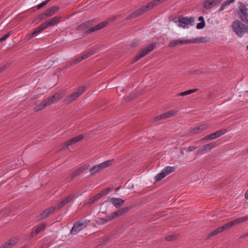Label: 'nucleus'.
I'll return each mask as SVG.
<instances>
[{"instance_id":"obj_1","label":"nucleus","mask_w":248,"mask_h":248,"mask_svg":"<svg viewBox=\"0 0 248 248\" xmlns=\"http://www.w3.org/2000/svg\"><path fill=\"white\" fill-rule=\"evenodd\" d=\"M165 0H154L148 3L146 5L143 6L139 9L136 10L131 13L126 17V19H130L135 18L146 12V11L151 9L155 6L157 5L160 3H161Z\"/></svg>"},{"instance_id":"obj_2","label":"nucleus","mask_w":248,"mask_h":248,"mask_svg":"<svg viewBox=\"0 0 248 248\" xmlns=\"http://www.w3.org/2000/svg\"><path fill=\"white\" fill-rule=\"evenodd\" d=\"M203 38H196L193 39H185L184 38H179L172 40L169 44V46L170 47H173L178 45H183L185 44H190V43H195L198 44L202 42Z\"/></svg>"},{"instance_id":"obj_3","label":"nucleus","mask_w":248,"mask_h":248,"mask_svg":"<svg viewBox=\"0 0 248 248\" xmlns=\"http://www.w3.org/2000/svg\"><path fill=\"white\" fill-rule=\"evenodd\" d=\"M62 98V96L60 94L57 93L54 95H52L51 96L48 97L47 99L41 102L39 105L36 106L34 110L35 111L37 112L42 110L45 107L48 106V105L53 104L56 100H59Z\"/></svg>"},{"instance_id":"obj_4","label":"nucleus","mask_w":248,"mask_h":248,"mask_svg":"<svg viewBox=\"0 0 248 248\" xmlns=\"http://www.w3.org/2000/svg\"><path fill=\"white\" fill-rule=\"evenodd\" d=\"M195 21L194 17H183L179 16L177 21H175V23H177V26L179 28L183 29H188L190 27L193 26Z\"/></svg>"},{"instance_id":"obj_5","label":"nucleus","mask_w":248,"mask_h":248,"mask_svg":"<svg viewBox=\"0 0 248 248\" xmlns=\"http://www.w3.org/2000/svg\"><path fill=\"white\" fill-rule=\"evenodd\" d=\"M232 28L235 33L239 37H242L245 33L248 32V27L239 20L233 22Z\"/></svg>"},{"instance_id":"obj_6","label":"nucleus","mask_w":248,"mask_h":248,"mask_svg":"<svg viewBox=\"0 0 248 248\" xmlns=\"http://www.w3.org/2000/svg\"><path fill=\"white\" fill-rule=\"evenodd\" d=\"M89 222V221H87L85 219H80L78 221L75 222L71 230L70 233L72 235L77 234L87 227Z\"/></svg>"},{"instance_id":"obj_7","label":"nucleus","mask_w":248,"mask_h":248,"mask_svg":"<svg viewBox=\"0 0 248 248\" xmlns=\"http://www.w3.org/2000/svg\"><path fill=\"white\" fill-rule=\"evenodd\" d=\"M238 16L241 20L245 23H248V5L242 2L240 3Z\"/></svg>"},{"instance_id":"obj_8","label":"nucleus","mask_w":248,"mask_h":248,"mask_svg":"<svg viewBox=\"0 0 248 248\" xmlns=\"http://www.w3.org/2000/svg\"><path fill=\"white\" fill-rule=\"evenodd\" d=\"M85 90V87L84 86H80L79 87L77 90L71 94L67 96L64 101L66 103H69L73 101L75 99H76L77 97H78L80 94H81L84 90Z\"/></svg>"},{"instance_id":"obj_9","label":"nucleus","mask_w":248,"mask_h":248,"mask_svg":"<svg viewBox=\"0 0 248 248\" xmlns=\"http://www.w3.org/2000/svg\"><path fill=\"white\" fill-rule=\"evenodd\" d=\"M85 90V87L84 86H80L79 87L77 90L71 94L67 96L64 101L66 103H69L73 101L75 99H76L77 97H78L80 94H81L84 90Z\"/></svg>"},{"instance_id":"obj_10","label":"nucleus","mask_w":248,"mask_h":248,"mask_svg":"<svg viewBox=\"0 0 248 248\" xmlns=\"http://www.w3.org/2000/svg\"><path fill=\"white\" fill-rule=\"evenodd\" d=\"M85 90V87L84 86H80L79 87L77 90L71 94L67 96L64 101L66 103H69L73 101L75 99H76L77 97H78L80 94H81L84 90Z\"/></svg>"},{"instance_id":"obj_11","label":"nucleus","mask_w":248,"mask_h":248,"mask_svg":"<svg viewBox=\"0 0 248 248\" xmlns=\"http://www.w3.org/2000/svg\"><path fill=\"white\" fill-rule=\"evenodd\" d=\"M226 132V130H220L215 132L212 133L206 136L204 138L201 139V140H214L217 138H218L222 135L225 134Z\"/></svg>"},{"instance_id":"obj_12","label":"nucleus","mask_w":248,"mask_h":248,"mask_svg":"<svg viewBox=\"0 0 248 248\" xmlns=\"http://www.w3.org/2000/svg\"><path fill=\"white\" fill-rule=\"evenodd\" d=\"M99 51L97 47H95L93 49L90 50L89 52L84 54L82 56L78 58H77L74 61V64H77V63L81 62V61L87 58L89 56L97 53Z\"/></svg>"},{"instance_id":"obj_13","label":"nucleus","mask_w":248,"mask_h":248,"mask_svg":"<svg viewBox=\"0 0 248 248\" xmlns=\"http://www.w3.org/2000/svg\"><path fill=\"white\" fill-rule=\"evenodd\" d=\"M110 188L107 189L106 190L102 191L100 193L96 194V195L88 199L87 203L92 204L95 202L99 200L103 195L107 194L109 192Z\"/></svg>"},{"instance_id":"obj_14","label":"nucleus","mask_w":248,"mask_h":248,"mask_svg":"<svg viewBox=\"0 0 248 248\" xmlns=\"http://www.w3.org/2000/svg\"><path fill=\"white\" fill-rule=\"evenodd\" d=\"M55 210H56V207L54 206H51V207L46 209L38 216L39 219L42 220V219L46 218L50 214L53 213L55 211Z\"/></svg>"},{"instance_id":"obj_15","label":"nucleus","mask_w":248,"mask_h":248,"mask_svg":"<svg viewBox=\"0 0 248 248\" xmlns=\"http://www.w3.org/2000/svg\"><path fill=\"white\" fill-rule=\"evenodd\" d=\"M89 168V165H84L83 166L80 167L78 169L75 170L70 176V177L69 178L68 181H71L72 179H73L76 176L79 175L81 173L83 172L85 170H87Z\"/></svg>"},{"instance_id":"obj_16","label":"nucleus","mask_w":248,"mask_h":248,"mask_svg":"<svg viewBox=\"0 0 248 248\" xmlns=\"http://www.w3.org/2000/svg\"><path fill=\"white\" fill-rule=\"evenodd\" d=\"M60 8L58 6H54L47 9L43 13V15L46 17L52 16L57 13Z\"/></svg>"},{"instance_id":"obj_17","label":"nucleus","mask_w":248,"mask_h":248,"mask_svg":"<svg viewBox=\"0 0 248 248\" xmlns=\"http://www.w3.org/2000/svg\"><path fill=\"white\" fill-rule=\"evenodd\" d=\"M223 0H207L203 3V7L205 9H210L220 3Z\"/></svg>"},{"instance_id":"obj_18","label":"nucleus","mask_w":248,"mask_h":248,"mask_svg":"<svg viewBox=\"0 0 248 248\" xmlns=\"http://www.w3.org/2000/svg\"><path fill=\"white\" fill-rule=\"evenodd\" d=\"M83 138V136L82 135H79L77 136H76L70 140L67 141V142L64 144L62 148H64L65 147L72 145L76 142L81 140Z\"/></svg>"},{"instance_id":"obj_19","label":"nucleus","mask_w":248,"mask_h":248,"mask_svg":"<svg viewBox=\"0 0 248 248\" xmlns=\"http://www.w3.org/2000/svg\"><path fill=\"white\" fill-rule=\"evenodd\" d=\"M61 17L59 16H55L44 22L47 28L53 26L56 24L58 23L61 20Z\"/></svg>"},{"instance_id":"obj_20","label":"nucleus","mask_w":248,"mask_h":248,"mask_svg":"<svg viewBox=\"0 0 248 248\" xmlns=\"http://www.w3.org/2000/svg\"><path fill=\"white\" fill-rule=\"evenodd\" d=\"M108 22L107 21H104L102 22L100 24H99L86 31V33L88 34L91 32H94L95 31H97L103 28V27L106 26Z\"/></svg>"},{"instance_id":"obj_21","label":"nucleus","mask_w":248,"mask_h":248,"mask_svg":"<svg viewBox=\"0 0 248 248\" xmlns=\"http://www.w3.org/2000/svg\"><path fill=\"white\" fill-rule=\"evenodd\" d=\"M109 202H111L115 207L119 208L124 204V201L121 198H113L110 199Z\"/></svg>"},{"instance_id":"obj_22","label":"nucleus","mask_w":248,"mask_h":248,"mask_svg":"<svg viewBox=\"0 0 248 248\" xmlns=\"http://www.w3.org/2000/svg\"><path fill=\"white\" fill-rule=\"evenodd\" d=\"M94 24L93 20H89L82 24L78 25L77 27V30L82 31L89 28Z\"/></svg>"},{"instance_id":"obj_23","label":"nucleus","mask_w":248,"mask_h":248,"mask_svg":"<svg viewBox=\"0 0 248 248\" xmlns=\"http://www.w3.org/2000/svg\"><path fill=\"white\" fill-rule=\"evenodd\" d=\"M156 45L155 43H153L147 46L146 48L142 49L140 52L142 53L143 55L145 56L152 51L156 46Z\"/></svg>"},{"instance_id":"obj_24","label":"nucleus","mask_w":248,"mask_h":248,"mask_svg":"<svg viewBox=\"0 0 248 248\" xmlns=\"http://www.w3.org/2000/svg\"><path fill=\"white\" fill-rule=\"evenodd\" d=\"M46 28H47V27H46V24H45V23L44 22L43 23L41 24L40 26L37 27L35 29V31H33L30 34L31 37H32L35 34L42 32L43 31H44V30H45Z\"/></svg>"},{"instance_id":"obj_25","label":"nucleus","mask_w":248,"mask_h":248,"mask_svg":"<svg viewBox=\"0 0 248 248\" xmlns=\"http://www.w3.org/2000/svg\"><path fill=\"white\" fill-rule=\"evenodd\" d=\"M17 240L16 239H11L8 242L0 247V248H11L17 243Z\"/></svg>"},{"instance_id":"obj_26","label":"nucleus","mask_w":248,"mask_h":248,"mask_svg":"<svg viewBox=\"0 0 248 248\" xmlns=\"http://www.w3.org/2000/svg\"><path fill=\"white\" fill-rule=\"evenodd\" d=\"M208 126V124H204L202 125H201L198 127H196L194 128H193L191 132L192 134H197L198 133H200L202 132V130H203L204 129L207 128Z\"/></svg>"},{"instance_id":"obj_27","label":"nucleus","mask_w":248,"mask_h":248,"mask_svg":"<svg viewBox=\"0 0 248 248\" xmlns=\"http://www.w3.org/2000/svg\"><path fill=\"white\" fill-rule=\"evenodd\" d=\"M46 226V224L42 223L39 225L36 229L32 232V236L37 235L39 232L45 230Z\"/></svg>"},{"instance_id":"obj_28","label":"nucleus","mask_w":248,"mask_h":248,"mask_svg":"<svg viewBox=\"0 0 248 248\" xmlns=\"http://www.w3.org/2000/svg\"><path fill=\"white\" fill-rule=\"evenodd\" d=\"M128 208H123L116 212H113L112 213V214L114 218L122 216L124 213L128 211Z\"/></svg>"},{"instance_id":"obj_29","label":"nucleus","mask_w":248,"mask_h":248,"mask_svg":"<svg viewBox=\"0 0 248 248\" xmlns=\"http://www.w3.org/2000/svg\"><path fill=\"white\" fill-rule=\"evenodd\" d=\"M79 195L78 193L72 194L68 196L63 200L64 202H65V203L67 204L77 199Z\"/></svg>"},{"instance_id":"obj_30","label":"nucleus","mask_w":248,"mask_h":248,"mask_svg":"<svg viewBox=\"0 0 248 248\" xmlns=\"http://www.w3.org/2000/svg\"><path fill=\"white\" fill-rule=\"evenodd\" d=\"M113 162V159L108 160L99 164L101 170L110 167Z\"/></svg>"},{"instance_id":"obj_31","label":"nucleus","mask_w":248,"mask_h":248,"mask_svg":"<svg viewBox=\"0 0 248 248\" xmlns=\"http://www.w3.org/2000/svg\"><path fill=\"white\" fill-rule=\"evenodd\" d=\"M234 2L233 0H227L223 2L219 8V11H222L226 9L231 3Z\"/></svg>"},{"instance_id":"obj_32","label":"nucleus","mask_w":248,"mask_h":248,"mask_svg":"<svg viewBox=\"0 0 248 248\" xmlns=\"http://www.w3.org/2000/svg\"><path fill=\"white\" fill-rule=\"evenodd\" d=\"M216 146L215 142H211L209 144H206L201 148H200V151H205L208 149L213 148Z\"/></svg>"},{"instance_id":"obj_33","label":"nucleus","mask_w":248,"mask_h":248,"mask_svg":"<svg viewBox=\"0 0 248 248\" xmlns=\"http://www.w3.org/2000/svg\"><path fill=\"white\" fill-rule=\"evenodd\" d=\"M198 20L200 21V23H198L196 26L197 29H202L205 26V21L203 16H201L198 18Z\"/></svg>"},{"instance_id":"obj_34","label":"nucleus","mask_w":248,"mask_h":248,"mask_svg":"<svg viewBox=\"0 0 248 248\" xmlns=\"http://www.w3.org/2000/svg\"><path fill=\"white\" fill-rule=\"evenodd\" d=\"M224 230V229L223 226L218 227L210 232L209 234V237H213L219 233L222 232Z\"/></svg>"},{"instance_id":"obj_35","label":"nucleus","mask_w":248,"mask_h":248,"mask_svg":"<svg viewBox=\"0 0 248 248\" xmlns=\"http://www.w3.org/2000/svg\"><path fill=\"white\" fill-rule=\"evenodd\" d=\"M247 220H248V217H243L237 218L233 220V221L234 222V225H237L243 223Z\"/></svg>"},{"instance_id":"obj_36","label":"nucleus","mask_w":248,"mask_h":248,"mask_svg":"<svg viewBox=\"0 0 248 248\" xmlns=\"http://www.w3.org/2000/svg\"><path fill=\"white\" fill-rule=\"evenodd\" d=\"M101 170H101V168L100 167V165L99 164L97 165H95L90 170V172L92 175H95L96 173H97L98 172L100 171Z\"/></svg>"},{"instance_id":"obj_37","label":"nucleus","mask_w":248,"mask_h":248,"mask_svg":"<svg viewBox=\"0 0 248 248\" xmlns=\"http://www.w3.org/2000/svg\"><path fill=\"white\" fill-rule=\"evenodd\" d=\"M174 170L175 167L171 166H167L162 170L166 175L170 174V173L174 171Z\"/></svg>"},{"instance_id":"obj_38","label":"nucleus","mask_w":248,"mask_h":248,"mask_svg":"<svg viewBox=\"0 0 248 248\" xmlns=\"http://www.w3.org/2000/svg\"><path fill=\"white\" fill-rule=\"evenodd\" d=\"M177 111L176 110H171L168 112L164 113L165 119L169 118L174 116L177 113Z\"/></svg>"},{"instance_id":"obj_39","label":"nucleus","mask_w":248,"mask_h":248,"mask_svg":"<svg viewBox=\"0 0 248 248\" xmlns=\"http://www.w3.org/2000/svg\"><path fill=\"white\" fill-rule=\"evenodd\" d=\"M167 175L165 173V172L162 170L160 173L157 174L156 176L155 177V181H158L161 180L164 177H165Z\"/></svg>"},{"instance_id":"obj_40","label":"nucleus","mask_w":248,"mask_h":248,"mask_svg":"<svg viewBox=\"0 0 248 248\" xmlns=\"http://www.w3.org/2000/svg\"><path fill=\"white\" fill-rule=\"evenodd\" d=\"M197 91L196 89H190V90H188L187 91H186L185 92H182L181 93H180L179 95L180 96H185V95H188L190 93H194L195 92H196Z\"/></svg>"},{"instance_id":"obj_41","label":"nucleus","mask_w":248,"mask_h":248,"mask_svg":"<svg viewBox=\"0 0 248 248\" xmlns=\"http://www.w3.org/2000/svg\"><path fill=\"white\" fill-rule=\"evenodd\" d=\"M197 91L196 89H190V90H188L187 91H186L185 92H182L181 93H180L179 95L180 96H185V95H188L190 93H194L195 92H196Z\"/></svg>"},{"instance_id":"obj_42","label":"nucleus","mask_w":248,"mask_h":248,"mask_svg":"<svg viewBox=\"0 0 248 248\" xmlns=\"http://www.w3.org/2000/svg\"><path fill=\"white\" fill-rule=\"evenodd\" d=\"M233 225H235L233 220L229 221V222L225 224L224 226H223L224 230L229 229L232 228Z\"/></svg>"},{"instance_id":"obj_43","label":"nucleus","mask_w":248,"mask_h":248,"mask_svg":"<svg viewBox=\"0 0 248 248\" xmlns=\"http://www.w3.org/2000/svg\"><path fill=\"white\" fill-rule=\"evenodd\" d=\"M65 204H66L65 202H64L63 200H62V201L59 202L57 205L56 206H55L56 207V209L57 210H60V209H61L62 207H63Z\"/></svg>"},{"instance_id":"obj_44","label":"nucleus","mask_w":248,"mask_h":248,"mask_svg":"<svg viewBox=\"0 0 248 248\" xmlns=\"http://www.w3.org/2000/svg\"><path fill=\"white\" fill-rule=\"evenodd\" d=\"M143 56H144V55H143L142 53L140 51V52L139 53V54H138L136 57H135L133 61H132V63H134V62H136L137 61H138L139 60H140V58H141L142 57H143Z\"/></svg>"},{"instance_id":"obj_45","label":"nucleus","mask_w":248,"mask_h":248,"mask_svg":"<svg viewBox=\"0 0 248 248\" xmlns=\"http://www.w3.org/2000/svg\"><path fill=\"white\" fill-rule=\"evenodd\" d=\"M113 219H114V217L113 216H112V214H111L110 215L107 216L103 218L102 220H104L105 222H107L111 221Z\"/></svg>"},{"instance_id":"obj_46","label":"nucleus","mask_w":248,"mask_h":248,"mask_svg":"<svg viewBox=\"0 0 248 248\" xmlns=\"http://www.w3.org/2000/svg\"><path fill=\"white\" fill-rule=\"evenodd\" d=\"M50 0H46L41 2V3L37 5V8L38 9L41 8L42 7H43V6L46 5L47 3H48Z\"/></svg>"},{"instance_id":"obj_47","label":"nucleus","mask_w":248,"mask_h":248,"mask_svg":"<svg viewBox=\"0 0 248 248\" xmlns=\"http://www.w3.org/2000/svg\"><path fill=\"white\" fill-rule=\"evenodd\" d=\"M176 238V236L174 235H170L166 237L167 241H172Z\"/></svg>"},{"instance_id":"obj_48","label":"nucleus","mask_w":248,"mask_h":248,"mask_svg":"<svg viewBox=\"0 0 248 248\" xmlns=\"http://www.w3.org/2000/svg\"><path fill=\"white\" fill-rule=\"evenodd\" d=\"M11 31H9L7 33H6V34H5L3 37H2V38L4 40H5L6 39H7L9 36L10 35H11Z\"/></svg>"},{"instance_id":"obj_49","label":"nucleus","mask_w":248,"mask_h":248,"mask_svg":"<svg viewBox=\"0 0 248 248\" xmlns=\"http://www.w3.org/2000/svg\"><path fill=\"white\" fill-rule=\"evenodd\" d=\"M196 148V147H194L193 146H190L187 148V151L188 152H191V151L194 150Z\"/></svg>"},{"instance_id":"obj_50","label":"nucleus","mask_w":248,"mask_h":248,"mask_svg":"<svg viewBox=\"0 0 248 248\" xmlns=\"http://www.w3.org/2000/svg\"><path fill=\"white\" fill-rule=\"evenodd\" d=\"M160 120H162V119H161V117H160L159 115H158V116L155 117L154 119V121H159Z\"/></svg>"},{"instance_id":"obj_51","label":"nucleus","mask_w":248,"mask_h":248,"mask_svg":"<svg viewBox=\"0 0 248 248\" xmlns=\"http://www.w3.org/2000/svg\"><path fill=\"white\" fill-rule=\"evenodd\" d=\"M245 198L246 200H248V189L245 192Z\"/></svg>"},{"instance_id":"obj_52","label":"nucleus","mask_w":248,"mask_h":248,"mask_svg":"<svg viewBox=\"0 0 248 248\" xmlns=\"http://www.w3.org/2000/svg\"><path fill=\"white\" fill-rule=\"evenodd\" d=\"M160 116V117H161V119H165L164 113H162L161 114L159 115Z\"/></svg>"},{"instance_id":"obj_53","label":"nucleus","mask_w":248,"mask_h":248,"mask_svg":"<svg viewBox=\"0 0 248 248\" xmlns=\"http://www.w3.org/2000/svg\"><path fill=\"white\" fill-rule=\"evenodd\" d=\"M6 68V66L5 65H3L2 66V67H0V73L5 68Z\"/></svg>"},{"instance_id":"obj_54","label":"nucleus","mask_w":248,"mask_h":248,"mask_svg":"<svg viewBox=\"0 0 248 248\" xmlns=\"http://www.w3.org/2000/svg\"><path fill=\"white\" fill-rule=\"evenodd\" d=\"M116 18H117L116 16H113L110 18V20L114 21V20H116Z\"/></svg>"},{"instance_id":"obj_55","label":"nucleus","mask_w":248,"mask_h":248,"mask_svg":"<svg viewBox=\"0 0 248 248\" xmlns=\"http://www.w3.org/2000/svg\"><path fill=\"white\" fill-rule=\"evenodd\" d=\"M248 235V233H245V234H244L243 235H242L241 236V237H242H242H245L247 236Z\"/></svg>"},{"instance_id":"obj_56","label":"nucleus","mask_w":248,"mask_h":248,"mask_svg":"<svg viewBox=\"0 0 248 248\" xmlns=\"http://www.w3.org/2000/svg\"><path fill=\"white\" fill-rule=\"evenodd\" d=\"M202 152V151H200V148L198 150H197V154H199V153H201Z\"/></svg>"},{"instance_id":"obj_57","label":"nucleus","mask_w":248,"mask_h":248,"mask_svg":"<svg viewBox=\"0 0 248 248\" xmlns=\"http://www.w3.org/2000/svg\"><path fill=\"white\" fill-rule=\"evenodd\" d=\"M4 41L2 37L0 38V43L2 42V41Z\"/></svg>"},{"instance_id":"obj_58","label":"nucleus","mask_w":248,"mask_h":248,"mask_svg":"<svg viewBox=\"0 0 248 248\" xmlns=\"http://www.w3.org/2000/svg\"><path fill=\"white\" fill-rule=\"evenodd\" d=\"M247 49L248 50V45L247 46Z\"/></svg>"},{"instance_id":"obj_59","label":"nucleus","mask_w":248,"mask_h":248,"mask_svg":"<svg viewBox=\"0 0 248 248\" xmlns=\"http://www.w3.org/2000/svg\"><path fill=\"white\" fill-rule=\"evenodd\" d=\"M126 101H128L129 100H130V99H128H128H126Z\"/></svg>"},{"instance_id":"obj_60","label":"nucleus","mask_w":248,"mask_h":248,"mask_svg":"<svg viewBox=\"0 0 248 248\" xmlns=\"http://www.w3.org/2000/svg\"><path fill=\"white\" fill-rule=\"evenodd\" d=\"M235 0H233V1H234Z\"/></svg>"}]
</instances>
